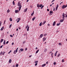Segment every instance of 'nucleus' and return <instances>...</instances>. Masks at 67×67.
I'll return each instance as SVG.
<instances>
[{
	"label": "nucleus",
	"mask_w": 67,
	"mask_h": 67,
	"mask_svg": "<svg viewBox=\"0 0 67 67\" xmlns=\"http://www.w3.org/2000/svg\"><path fill=\"white\" fill-rule=\"evenodd\" d=\"M53 11H50V14H49V15H52V14H53Z\"/></svg>",
	"instance_id": "20e7f679"
},
{
	"label": "nucleus",
	"mask_w": 67,
	"mask_h": 67,
	"mask_svg": "<svg viewBox=\"0 0 67 67\" xmlns=\"http://www.w3.org/2000/svg\"><path fill=\"white\" fill-rule=\"evenodd\" d=\"M26 42V41H24L23 42V44H24L25 43V42Z\"/></svg>",
	"instance_id": "ea45409f"
},
{
	"label": "nucleus",
	"mask_w": 67,
	"mask_h": 67,
	"mask_svg": "<svg viewBox=\"0 0 67 67\" xmlns=\"http://www.w3.org/2000/svg\"><path fill=\"white\" fill-rule=\"evenodd\" d=\"M5 52H4L3 53V54H2L3 55H4V54H5Z\"/></svg>",
	"instance_id": "2f4dec72"
},
{
	"label": "nucleus",
	"mask_w": 67,
	"mask_h": 67,
	"mask_svg": "<svg viewBox=\"0 0 67 67\" xmlns=\"http://www.w3.org/2000/svg\"><path fill=\"white\" fill-rule=\"evenodd\" d=\"M43 34H41L40 35V37H41V38H42V37H43Z\"/></svg>",
	"instance_id": "2eb2a0df"
},
{
	"label": "nucleus",
	"mask_w": 67,
	"mask_h": 67,
	"mask_svg": "<svg viewBox=\"0 0 67 67\" xmlns=\"http://www.w3.org/2000/svg\"><path fill=\"white\" fill-rule=\"evenodd\" d=\"M35 63H38V61H35Z\"/></svg>",
	"instance_id": "473e14b6"
},
{
	"label": "nucleus",
	"mask_w": 67,
	"mask_h": 67,
	"mask_svg": "<svg viewBox=\"0 0 67 67\" xmlns=\"http://www.w3.org/2000/svg\"><path fill=\"white\" fill-rule=\"evenodd\" d=\"M47 11H49V9H47Z\"/></svg>",
	"instance_id": "bf43d9fd"
},
{
	"label": "nucleus",
	"mask_w": 67,
	"mask_h": 67,
	"mask_svg": "<svg viewBox=\"0 0 67 67\" xmlns=\"http://www.w3.org/2000/svg\"><path fill=\"white\" fill-rule=\"evenodd\" d=\"M42 4H40L39 5V7H40V8H41V7H42Z\"/></svg>",
	"instance_id": "bb28decb"
},
{
	"label": "nucleus",
	"mask_w": 67,
	"mask_h": 67,
	"mask_svg": "<svg viewBox=\"0 0 67 67\" xmlns=\"http://www.w3.org/2000/svg\"><path fill=\"white\" fill-rule=\"evenodd\" d=\"M63 2H62L60 3V4H63Z\"/></svg>",
	"instance_id": "3c124183"
},
{
	"label": "nucleus",
	"mask_w": 67,
	"mask_h": 67,
	"mask_svg": "<svg viewBox=\"0 0 67 67\" xmlns=\"http://www.w3.org/2000/svg\"><path fill=\"white\" fill-rule=\"evenodd\" d=\"M0 26H1V23L2 22L1 21H0Z\"/></svg>",
	"instance_id": "e433bc0d"
},
{
	"label": "nucleus",
	"mask_w": 67,
	"mask_h": 67,
	"mask_svg": "<svg viewBox=\"0 0 67 67\" xmlns=\"http://www.w3.org/2000/svg\"><path fill=\"white\" fill-rule=\"evenodd\" d=\"M35 18H36V17H35V16L32 19V21H34L35 19Z\"/></svg>",
	"instance_id": "1a4fd4ad"
},
{
	"label": "nucleus",
	"mask_w": 67,
	"mask_h": 67,
	"mask_svg": "<svg viewBox=\"0 0 67 67\" xmlns=\"http://www.w3.org/2000/svg\"><path fill=\"white\" fill-rule=\"evenodd\" d=\"M57 52H58V51H56V53L54 54V56H56L57 55Z\"/></svg>",
	"instance_id": "0eeeda50"
},
{
	"label": "nucleus",
	"mask_w": 67,
	"mask_h": 67,
	"mask_svg": "<svg viewBox=\"0 0 67 67\" xmlns=\"http://www.w3.org/2000/svg\"><path fill=\"white\" fill-rule=\"evenodd\" d=\"M62 18L63 19H65V13H63V14H62Z\"/></svg>",
	"instance_id": "f03ea898"
},
{
	"label": "nucleus",
	"mask_w": 67,
	"mask_h": 67,
	"mask_svg": "<svg viewBox=\"0 0 67 67\" xmlns=\"http://www.w3.org/2000/svg\"><path fill=\"white\" fill-rule=\"evenodd\" d=\"M19 66V64H17L15 66L16 67H18Z\"/></svg>",
	"instance_id": "7c9ffc66"
},
{
	"label": "nucleus",
	"mask_w": 67,
	"mask_h": 67,
	"mask_svg": "<svg viewBox=\"0 0 67 67\" xmlns=\"http://www.w3.org/2000/svg\"><path fill=\"white\" fill-rule=\"evenodd\" d=\"M47 51V48H45L44 50V52H45V53L46 52V51Z\"/></svg>",
	"instance_id": "dca6fc26"
},
{
	"label": "nucleus",
	"mask_w": 67,
	"mask_h": 67,
	"mask_svg": "<svg viewBox=\"0 0 67 67\" xmlns=\"http://www.w3.org/2000/svg\"><path fill=\"white\" fill-rule=\"evenodd\" d=\"M66 7V5H64L62 7V9H64V8H65Z\"/></svg>",
	"instance_id": "7ed1b4c3"
},
{
	"label": "nucleus",
	"mask_w": 67,
	"mask_h": 67,
	"mask_svg": "<svg viewBox=\"0 0 67 67\" xmlns=\"http://www.w3.org/2000/svg\"><path fill=\"white\" fill-rule=\"evenodd\" d=\"M64 20H65V19L63 18V19L62 20H60V22H63V21H64Z\"/></svg>",
	"instance_id": "39448f33"
},
{
	"label": "nucleus",
	"mask_w": 67,
	"mask_h": 67,
	"mask_svg": "<svg viewBox=\"0 0 67 67\" xmlns=\"http://www.w3.org/2000/svg\"><path fill=\"white\" fill-rule=\"evenodd\" d=\"M18 5L19 7V10L20 11L21 10V7H22V5H21V3H20V2H18Z\"/></svg>",
	"instance_id": "f257e3e1"
},
{
	"label": "nucleus",
	"mask_w": 67,
	"mask_h": 67,
	"mask_svg": "<svg viewBox=\"0 0 67 67\" xmlns=\"http://www.w3.org/2000/svg\"><path fill=\"white\" fill-rule=\"evenodd\" d=\"M53 53H52L51 54V55H53Z\"/></svg>",
	"instance_id": "69168bd1"
},
{
	"label": "nucleus",
	"mask_w": 67,
	"mask_h": 67,
	"mask_svg": "<svg viewBox=\"0 0 67 67\" xmlns=\"http://www.w3.org/2000/svg\"><path fill=\"white\" fill-rule=\"evenodd\" d=\"M65 18H67V15L65 16Z\"/></svg>",
	"instance_id": "0e129e2a"
},
{
	"label": "nucleus",
	"mask_w": 67,
	"mask_h": 67,
	"mask_svg": "<svg viewBox=\"0 0 67 67\" xmlns=\"http://www.w3.org/2000/svg\"><path fill=\"white\" fill-rule=\"evenodd\" d=\"M3 41V39H2L1 40V42H0L1 43H2V42Z\"/></svg>",
	"instance_id": "f3484780"
},
{
	"label": "nucleus",
	"mask_w": 67,
	"mask_h": 67,
	"mask_svg": "<svg viewBox=\"0 0 67 67\" xmlns=\"http://www.w3.org/2000/svg\"><path fill=\"white\" fill-rule=\"evenodd\" d=\"M54 1L53 0H52V1L51 2H54Z\"/></svg>",
	"instance_id": "e2e57ef3"
},
{
	"label": "nucleus",
	"mask_w": 67,
	"mask_h": 67,
	"mask_svg": "<svg viewBox=\"0 0 67 67\" xmlns=\"http://www.w3.org/2000/svg\"><path fill=\"white\" fill-rule=\"evenodd\" d=\"M46 35H47V34H46L44 35V36H46Z\"/></svg>",
	"instance_id": "8fccbe9b"
},
{
	"label": "nucleus",
	"mask_w": 67,
	"mask_h": 67,
	"mask_svg": "<svg viewBox=\"0 0 67 67\" xmlns=\"http://www.w3.org/2000/svg\"><path fill=\"white\" fill-rule=\"evenodd\" d=\"M13 5H15V4L14 1L13 2Z\"/></svg>",
	"instance_id": "a211bd4d"
},
{
	"label": "nucleus",
	"mask_w": 67,
	"mask_h": 67,
	"mask_svg": "<svg viewBox=\"0 0 67 67\" xmlns=\"http://www.w3.org/2000/svg\"><path fill=\"white\" fill-rule=\"evenodd\" d=\"M27 48H26L25 49V51H26V50H27Z\"/></svg>",
	"instance_id": "a18cd8bd"
},
{
	"label": "nucleus",
	"mask_w": 67,
	"mask_h": 67,
	"mask_svg": "<svg viewBox=\"0 0 67 67\" xmlns=\"http://www.w3.org/2000/svg\"><path fill=\"white\" fill-rule=\"evenodd\" d=\"M45 65H46V64H44L43 65H42V66L43 67H44V66H45Z\"/></svg>",
	"instance_id": "f8f14e48"
},
{
	"label": "nucleus",
	"mask_w": 67,
	"mask_h": 67,
	"mask_svg": "<svg viewBox=\"0 0 67 67\" xmlns=\"http://www.w3.org/2000/svg\"><path fill=\"white\" fill-rule=\"evenodd\" d=\"M12 62V60L11 59H9V63H11Z\"/></svg>",
	"instance_id": "ddd939ff"
},
{
	"label": "nucleus",
	"mask_w": 67,
	"mask_h": 67,
	"mask_svg": "<svg viewBox=\"0 0 67 67\" xmlns=\"http://www.w3.org/2000/svg\"><path fill=\"white\" fill-rule=\"evenodd\" d=\"M46 21H44L42 23V25H44V24H45V23H46Z\"/></svg>",
	"instance_id": "5701e85b"
},
{
	"label": "nucleus",
	"mask_w": 67,
	"mask_h": 67,
	"mask_svg": "<svg viewBox=\"0 0 67 67\" xmlns=\"http://www.w3.org/2000/svg\"><path fill=\"white\" fill-rule=\"evenodd\" d=\"M20 21V20H18V21H17V23H19V22Z\"/></svg>",
	"instance_id": "6e6d98bb"
},
{
	"label": "nucleus",
	"mask_w": 67,
	"mask_h": 67,
	"mask_svg": "<svg viewBox=\"0 0 67 67\" xmlns=\"http://www.w3.org/2000/svg\"><path fill=\"white\" fill-rule=\"evenodd\" d=\"M19 12V10H15V12L16 13H18V12Z\"/></svg>",
	"instance_id": "9b49d317"
},
{
	"label": "nucleus",
	"mask_w": 67,
	"mask_h": 67,
	"mask_svg": "<svg viewBox=\"0 0 67 67\" xmlns=\"http://www.w3.org/2000/svg\"><path fill=\"white\" fill-rule=\"evenodd\" d=\"M57 9H58V8L56 7L55 8V10L56 11H57Z\"/></svg>",
	"instance_id": "c9c22d12"
},
{
	"label": "nucleus",
	"mask_w": 67,
	"mask_h": 67,
	"mask_svg": "<svg viewBox=\"0 0 67 67\" xmlns=\"http://www.w3.org/2000/svg\"><path fill=\"white\" fill-rule=\"evenodd\" d=\"M48 62H46V63L47 64H48Z\"/></svg>",
	"instance_id": "338daca9"
},
{
	"label": "nucleus",
	"mask_w": 67,
	"mask_h": 67,
	"mask_svg": "<svg viewBox=\"0 0 67 67\" xmlns=\"http://www.w3.org/2000/svg\"><path fill=\"white\" fill-rule=\"evenodd\" d=\"M27 9L26 8V9H25V10L24 12H26V11H27Z\"/></svg>",
	"instance_id": "393cba45"
},
{
	"label": "nucleus",
	"mask_w": 67,
	"mask_h": 67,
	"mask_svg": "<svg viewBox=\"0 0 67 67\" xmlns=\"http://www.w3.org/2000/svg\"><path fill=\"white\" fill-rule=\"evenodd\" d=\"M8 43H9V41H7V42L6 43V44H8Z\"/></svg>",
	"instance_id": "58836bf2"
},
{
	"label": "nucleus",
	"mask_w": 67,
	"mask_h": 67,
	"mask_svg": "<svg viewBox=\"0 0 67 67\" xmlns=\"http://www.w3.org/2000/svg\"><path fill=\"white\" fill-rule=\"evenodd\" d=\"M16 52H18V49H16Z\"/></svg>",
	"instance_id": "052dcab7"
},
{
	"label": "nucleus",
	"mask_w": 67,
	"mask_h": 67,
	"mask_svg": "<svg viewBox=\"0 0 67 67\" xmlns=\"http://www.w3.org/2000/svg\"><path fill=\"white\" fill-rule=\"evenodd\" d=\"M56 63L55 62H54V63H53V64L54 65H56Z\"/></svg>",
	"instance_id": "4c0bfd02"
},
{
	"label": "nucleus",
	"mask_w": 67,
	"mask_h": 67,
	"mask_svg": "<svg viewBox=\"0 0 67 67\" xmlns=\"http://www.w3.org/2000/svg\"><path fill=\"white\" fill-rule=\"evenodd\" d=\"M27 31H29V29L27 28Z\"/></svg>",
	"instance_id": "37998d69"
},
{
	"label": "nucleus",
	"mask_w": 67,
	"mask_h": 67,
	"mask_svg": "<svg viewBox=\"0 0 67 67\" xmlns=\"http://www.w3.org/2000/svg\"><path fill=\"white\" fill-rule=\"evenodd\" d=\"M14 45V42H12V45Z\"/></svg>",
	"instance_id": "de8ad7c7"
},
{
	"label": "nucleus",
	"mask_w": 67,
	"mask_h": 67,
	"mask_svg": "<svg viewBox=\"0 0 67 67\" xmlns=\"http://www.w3.org/2000/svg\"><path fill=\"white\" fill-rule=\"evenodd\" d=\"M62 62L63 63V62H64V59H63L62 61Z\"/></svg>",
	"instance_id": "c03bdc74"
},
{
	"label": "nucleus",
	"mask_w": 67,
	"mask_h": 67,
	"mask_svg": "<svg viewBox=\"0 0 67 67\" xmlns=\"http://www.w3.org/2000/svg\"><path fill=\"white\" fill-rule=\"evenodd\" d=\"M12 67H15V65H13Z\"/></svg>",
	"instance_id": "680f3d73"
},
{
	"label": "nucleus",
	"mask_w": 67,
	"mask_h": 67,
	"mask_svg": "<svg viewBox=\"0 0 67 67\" xmlns=\"http://www.w3.org/2000/svg\"><path fill=\"white\" fill-rule=\"evenodd\" d=\"M28 26H29V25H27L26 26L25 29H27V27H28Z\"/></svg>",
	"instance_id": "72a5a7b5"
},
{
	"label": "nucleus",
	"mask_w": 67,
	"mask_h": 67,
	"mask_svg": "<svg viewBox=\"0 0 67 67\" xmlns=\"http://www.w3.org/2000/svg\"><path fill=\"white\" fill-rule=\"evenodd\" d=\"M37 7L38 8H40V5L38 4H37Z\"/></svg>",
	"instance_id": "4be33fe9"
},
{
	"label": "nucleus",
	"mask_w": 67,
	"mask_h": 67,
	"mask_svg": "<svg viewBox=\"0 0 67 67\" xmlns=\"http://www.w3.org/2000/svg\"><path fill=\"white\" fill-rule=\"evenodd\" d=\"M42 22H41L39 24L40 26H42Z\"/></svg>",
	"instance_id": "4468645a"
},
{
	"label": "nucleus",
	"mask_w": 67,
	"mask_h": 67,
	"mask_svg": "<svg viewBox=\"0 0 67 67\" xmlns=\"http://www.w3.org/2000/svg\"><path fill=\"white\" fill-rule=\"evenodd\" d=\"M37 50V51L36 52V54H37L38 52H39V50Z\"/></svg>",
	"instance_id": "a878e982"
},
{
	"label": "nucleus",
	"mask_w": 67,
	"mask_h": 67,
	"mask_svg": "<svg viewBox=\"0 0 67 67\" xmlns=\"http://www.w3.org/2000/svg\"><path fill=\"white\" fill-rule=\"evenodd\" d=\"M60 23H59V24H57V26H59V25H60Z\"/></svg>",
	"instance_id": "b1692460"
},
{
	"label": "nucleus",
	"mask_w": 67,
	"mask_h": 67,
	"mask_svg": "<svg viewBox=\"0 0 67 67\" xmlns=\"http://www.w3.org/2000/svg\"><path fill=\"white\" fill-rule=\"evenodd\" d=\"M10 12V10L9 9H8L7 11V12L8 13H9Z\"/></svg>",
	"instance_id": "cd10ccee"
},
{
	"label": "nucleus",
	"mask_w": 67,
	"mask_h": 67,
	"mask_svg": "<svg viewBox=\"0 0 67 67\" xmlns=\"http://www.w3.org/2000/svg\"><path fill=\"white\" fill-rule=\"evenodd\" d=\"M3 46V45H2L1 46H0V48H2V47Z\"/></svg>",
	"instance_id": "09e8293b"
},
{
	"label": "nucleus",
	"mask_w": 67,
	"mask_h": 67,
	"mask_svg": "<svg viewBox=\"0 0 67 67\" xmlns=\"http://www.w3.org/2000/svg\"><path fill=\"white\" fill-rule=\"evenodd\" d=\"M16 53H17V52H16V50H15L14 52V54H16Z\"/></svg>",
	"instance_id": "aec40b11"
},
{
	"label": "nucleus",
	"mask_w": 67,
	"mask_h": 67,
	"mask_svg": "<svg viewBox=\"0 0 67 67\" xmlns=\"http://www.w3.org/2000/svg\"><path fill=\"white\" fill-rule=\"evenodd\" d=\"M3 53V52H2V51H1V55H2V54Z\"/></svg>",
	"instance_id": "49530a36"
},
{
	"label": "nucleus",
	"mask_w": 67,
	"mask_h": 67,
	"mask_svg": "<svg viewBox=\"0 0 67 67\" xmlns=\"http://www.w3.org/2000/svg\"><path fill=\"white\" fill-rule=\"evenodd\" d=\"M43 41L44 42V41H45L46 40V37H44V38H43Z\"/></svg>",
	"instance_id": "423d86ee"
},
{
	"label": "nucleus",
	"mask_w": 67,
	"mask_h": 67,
	"mask_svg": "<svg viewBox=\"0 0 67 67\" xmlns=\"http://www.w3.org/2000/svg\"><path fill=\"white\" fill-rule=\"evenodd\" d=\"M59 45H62V43H59Z\"/></svg>",
	"instance_id": "a19ab883"
},
{
	"label": "nucleus",
	"mask_w": 67,
	"mask_h": 67,
	"mask_svg": "<svg viewBox=\"0 0 67 67\" xmlns=\"http://www.w3.org/2000/svg\"><path fill=\"white\" fill-rule=\"evenodd\" d=\"M34 11H33V13L31 14V16H33V14H34Z\"/></svg>",
	"instance_id": "6ab92c4d"
},
{
	"label": "nucleus",
	"mask_w": 67,
	"mask_h": 67,
	"mask_svg": "<svg viewBox=\"0 0 67 67\" xmlns=\"http://www.w3.org/2000/svg\"><path fill=\"white\" fill-rule=\"evenodd\" d=\"M4 29V27L3 26L1 28V31H2Z\"/></svg>",
	"instance_id": "9d476101"
},
{
	"label": "nucleus",
	"mask_w": 67,
	"mask_h": 67,
	"mask_svg": "<svg viewBox=\"0 0 67 67\" xmlns=\"http://www.w3.org/2000/svg\"><path fill=\"white\" fill-rule=\"evenodd\" d=\"M56 7L57 8H58V5L57 4V5L56 6Z\"/></svg>",
	"instance_id": "5fc2aeb1"
},
{
	"label": "nucleus",
	"mask_w": 67,
	"mask_h": 67,
	"mask_svg": "<svg viewBox=\"0 0 67 67\" xmlns=\"http://www.w3.org/2000/svg\"><path fill=\"white\" fill-rule=\"evenodd\" d=\"M37 63H36L35 64V66H37Z\"/></svg>",
	"instance_id": "864d4df0"
},
{
	"label": "nucleus",
	"mask_w": 67,
	"mask_h": 67,
	"mask_svg": "<svg viewBox=\"0 0 67 67\" xmlns=\"http://www.w3.org/2000/svg\"><path fill=\"white\" fill-rule=\"evenodd\" d=\"M3 44L4 45H5V40H4L3 42Z\"/></svg>",
	"instance_id": "412c9836"
},
{
	"label": "nucleus",
	"mask_w": 67,
	"mask_h": 67,
	"mask_svg": "<svg viewBox=\"0 0 67 67\" xmlns=\"http://www.w3.org/2000/svg\"><path fill=\"white\" fill-rule=\"evenodd\" d=\"M60 53L59 54H58V55L57 57H59L60 56Z\"/></svg>",
	"instance_id": "f704fd0d"
},
{
	"label": "nucleus",
	"mask_w": 67,
	"mask_h": 67,
	"mask_svg": "<svg viewBox=\"0 0 67 67\" xmlns=\"http://www.w3.org/2000/svg\"><path fill=\"white\" fill-rule=\"evenodd\" d=\"M10 37H13V36H12V35H10Z\"/></svg>",
	"instance_id": "79ce46f5"
},
{
	"label": "nucleus",
	"mask_w": 67,
	"mask_h": 67,
	"mask_svg": "<svg viewBox=\"0 0 67 67\" xmlns=\"http://www.w3.org/2000/svg\"><path fill=\"white\" fill-rule=\"evenodd\" d=\"M18 20H20L21 19L20 18H19L18 19Z\"/></svg>",
	"instance_id": "13d9d810"
},
{
	"label": "nucleus",
	"mask_w": 67,
	"mask_h": 67,
	"mask_svg": "<svg viewBox=\"0 0 67 67\" xmlns=\"http://www.w3.org/2000/svg\"><path fill=\"white\" fill-rule=\"evenodd\" d=\"M9 20H10V21H12V18H10L9 19Z\"/></svg>",
	"instance_id": "c85d7f7f"
},
{
	"label": "nucleus",
	"mask_w": 67,
	"mask_h": 67,
	"mask_svg": "<svg viewBox=\"0 0 67 67\" xmlns=\"http://www.w3.org/2000/svg\"><path fill=\"white\" fill-rule=\"evenodd\" d=\"M55 23H56V22L55 21H54L53 24V26H55Z\"/></svg>",
	"instance_id": "6e6552de"
},
{
	"label": "nucleus",
	"mask_w": 67,
	"mask_h": 67,
	"mask_svg": "<svg viewBox=\"0 0 67 67\" xmlns=\"http://www.w3.org/2000/svg\"><path fill=\"white\" fill-rule=\"evenodd\" d=\"M18 28L19 29V30H21V28L20 27H18Z\"/></svg>",
	"instance_id": "603ef678"
},
{
	"label": "nucleus",
	"mask_w": 67,
	"mask_h": 67,
	"mask_svg": "<svg viewBox=\"0 0 67 67\" xmlns=\"http://www.w3.org/2000/svg\"><path fill=\"white\" fill-rule=\"evenodd\" d=\"M11 26H12V24H10V26H9L10 27H11Z\"/></svg>",
	"instance_id": "4d7b16f0"
},
{
	"label": "nucleus",
	"mask_w": 67,
	"mask_h": 67,
	"mask_svg": "<svg viewBox=\"0 0 67 67\" xmlns=\"http://www.w3.org/2000/svg\"><path fill=\"white\" fill-rule=\"evenodd\" d=\"M55 8H54V9H53V11H55Z\"/></svg>",
	"instance_id": "774afa93"
},
{
	"label": "nucleus",
	"mask_w": 67,
	"mask_h": 67,
	"mask_svg": "<svg viewBox=\"0 0 67 67\" xmlns=\"http://www.w3.org/2000/svg\"><path fill=\"white\" fill-rule=\"evenodd\" d=\"M20 51H21V52H23V49H20Z\"/></svg>",
	"instance_id": "c756f323"
}]
</instances>
